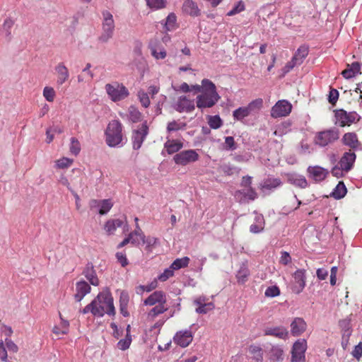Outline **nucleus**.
I'll list each match as a JSON object with an SVG mask.
<instances>
[{
    "mask_svg": "<svg viewBox=\"0 0 362 362\" xmlns=\"http://www.w3.org/2000/svg\"><path fill=\"white\" fill-rule=\"evenodd\" d=\"M82 314L90 313L94 317H103L105 314L109 316L115 315L114 300L108 288L99 292L97 296L82 310Z\"/></svg>",
    "mask_w": 362,
    "mask_h": 362,
    "instance_id": "nucleus-1",
    "label": "nucleus"
},
{
    "mask_svg": "<svg viewBox=\"0 0 362 362\" xmlns=\"http://www.w3.org/2000/svg\"><path fill=\"white\" fill-rule=\"evenodd\" d=\"M105 142L112 148H119L124 146L122 125L119 120H112L107 125L105 132Z\"/></svg>",
    "mask_w": 362,
    "mask_h": 362,
    "instance_id": "nucleus-2",
    "label": "nucleus"
},
{
    "mask_svg": "<svg viewBox=\"0 0 362 362\" xmlns=\"http://www.w3.org/2000/svg\"><path fill=\"white\" fill-rule=\"evenodd\" d=\"M105 89L109 98L115 103L122 101L129 95V90L125 86L117 81L107 83Z\"/></svg>",
    "mask_w": 362,
    "mask_h": 362,
    "instance_id": "nucleus-3",
    "label": "nucleus"
},
{
    "mask_svg": "<svg viewBox=\"0 0 362 362\" xmlns=\"http://www.w3.org/2000/svg\"><path fill=\"white\" fill-rule=\"evenodd\" d=\"M339 139V130L332 127L316 133L314 138V143L320 147H326L334 143Z\"/></svg>",
    "mask_w": 362,
    "mask_h": 362,
    "instance_id": "nucleus-4",
    "label": "nucleus"
},
{
    "mask_svg": "<svg viewBox=\"0 0 362 362\" xmlns=\"http://www.w3.org/2000/svg\"><path fill=\"white\" fill-rule=\"evenodd\" d=\"M102 16L103 33L98 39L100 42L105 43L108 42L112 37L115 25L113 16L110 11H103L102 12Z\"/></svg>",
    "mask_w": 362,
    "mask_h": 362,
    "instance_id": "nucleus-5",
    "label": "nucleus"
},
{
    "mask_svg": "<svg viewBox=\"0 0 362 362\" xmlns=\"http://www.w3.org/2000/svg\"><path fill=\"white\" fill-rule=\"evenodd\" d=\"M264 355L270 362H283L285 357L282 344L267 343L264 345Z\"/></svg>",
    "mask_w": 362,
    "mask_h": 362,
    "instance_id": "nucleus-6",
    "label": "nucleus"
},
{
    "mask_svg": "<svg viewBox=\"0 0 362 362\" xmlns=\"http://www.w3.org/2000/svg\"><path fill=\"white\" fill-rule=\"evenodd\" d=\"M358 114L356 112H347L343 109L334 111V124L339 127L349 126L357 119Z\"/></svg>",
    "mask_w": 362,
    "mask_h": 362,
    "instance_id": "nucleus-7",
    "label": "nucleus"
},
{
    "mask_svg": "<svg viewBox=\"0 0 362 362\" xmlns=\"http://www.w3.org/2000/svg\"><path fill=\"white\" fill-rule=\"evenodd\" d=\"M199 156L196 150H184L173 156L174 162L179 165L185 166L199 160Z\"/></svg>",
    "mask_w": 362,
    "mask_h": 362,
    "instance_id": "nucleus-8",
    "label": "nucleus"
},
{
    "mask_svg": "<svg viewBox=\"0 0 362 362\" xmlns=\"http://www.w3.org/2000/svg\"><path fill=\"white\" fill-rule=\"evenodd\" d=\"M148 134L147 121H144L139 129H133L132 135V147L139 150Z\"/></svg>",
    "mask_w": 362,
    "mask_h": 362,
    "instance_id": "nucleus-9",
    "label": "nucleus"
},
{
    "mask_svg": "<svg viewBox=\"0 0 362 362\" xmlns=\"http://www.w3.org/2000/svg\"><path fill=\"white\" fill-rule=\"evenodd\" d=\"M262 103L263 100L261 98L254 100L247 106L240 107L235 110L233 112V116L235 119L242 121L243 119L250 115L255 107L260 108L262 105Z\"/></svg>",
    "mask_w": 362,
    "mask_h": 362,
    "instance_id": "nucleus-10",
    "label": "nucleus"
},
{
    "mask_svg": "<svg viewBox=\"0 0 362 362\" xmlns=\"http://www.w3.org/2000/svg\"><path fill=\"white\" fill-rule=\"evenodd\" d=\"M306 349L307 341L305 339L296 341L291 349V362H305Z\"/></svg>",
    "mask_w": 362,
    "mask_h": 362,
    "instance_id": "nucleus-11",
    "label": "nucleus"
},
{
    "mask_svg": "<svg viewBox=\"0 0 362 362\" xmlns=\"http://www.w3.org/2000/svg\"><path fill=\"white\" fill-rule=\"evenodd\" d=\"M221 98L218 93L211 94L208 93H202L197 96V107L201 110L212 107Z\"/></svg>",
    "mask_w": 362,
    "mask_h": 362,
    "instance_id": "nucleus-12",
    "label": "nucleus"
},
{
    "mask_svg": "<svg viewBox=\"0 0 362 362\" xmlns=\"http://www.w3.org/2000/svg\"><path fill=\"white\" fill-rule=\"evenodd\" d=\"M292 110L291 104L286 100H280L272 107L271 116L273 118L286 117Z\"/></svg>",
    "mask_w": 362,
    "mask_h": 362,
    "instance_id": "nucleus-13",
    "label": "nucleus"
},
{
    "mask_svg": "<svg viewBox=\"0 0 362 362\" xmlns=\"http://www.w3.org/2000/svg\"><path fill=\"white\" fill-rule=\"evenodd\" d=\"M113 206V202L110 199H95L89 201V207L90 210H95L100 215L107 214Z\"/></svg>",
    "mask_w": 362,
    "mask_h": 362,
    "instance_id": "nucleus-14",
    "label": "nucleus"
},
{
    "mask_svg": "<svg viewBox=\"0 0 362 362\" xmlns=\"http://www.w3.org/2000/svg\"><path fill=\"white\" fill-rule=\"evenodd\" d=\"M304 269H297L293 274V284L291 286V291L295 294H300L306 285V275Z\"/></svg>",
    "mask_w": 362,
    "mask_h": 362,
    "instance_id": "nucleus-15",
    "label": "nucleus"
},
{
    "mask_svg": "<svg viewBox=\"0 0 362 362\" xmlns=\"http://www.w3.org/2000/svg\"><path fill=\"white\" fill-rule=\"evenodd\" d=\"M306 172L308 177L315 182L323 181L329 173L327 168L320 165L308 166Z\"/></svg>",
    "mask_w": 362,
    "mask_h": 362,
    "instance_id": "nucleus-16",
    "label": "nucleus"
},
{
    "mask_svg": "<svg viewBox=\"0 0 362 362\" xmlns=\"http://www.w3.org/2000/svg\"><path fill=\"white\" fill-rule=\"evenodd\" d=\"M343 145L350 148L352 151H362V144L358 141V136L355 132L345 133L341 138Z\"/></svg>",
    "mask_w": 362,
    "mask_h": 362,
    "instance_id": "nucleus-17",
    "label": "nucleus"
},
{
    "mask_svg": "<svg viewBox=\"0 0 362 362\" xmlns=\"http://www.w3.org/2000/svg\"><path fill=\"white\" fill-rule=\"evenodd\" d=\"M356 159V155L355 152L349 150L343 153L338 164L345 170V173H347L353 169Z\"/></svg>",
    "mask_w": 362,
    "mask_h": 362,
    "instance_id": "nucleus-18",
    "label": "nucleus"
},
{
    "mask_svg": "<svg viewBox=\"0 0 362 362\" xmlns=\"http://www.w3.org/2000/svg\"><path fill=\"white\" fill-rule=\"evenodd\" d=\"M234 197L239 203L245 204L249 201H255L258 195L253 187H250L247 188V190H236Z\"/></svg>",
    "mask_w": 362,
    "mask_h": 362,
    "instance_id": "nucleus-19",
    "label": "nucleus"
},
{
    "mask_svg": "<svg viewBox=\"0 0 362 362\" xmlns=\"http://www.w3.org/2000/svg\"><path fill=\"white\" fill-rule=\"evenodd\" d=\"M173 108L178 112H191L194 108V102L190 100L185 95L180 96L177 98L176 103L173 105Z\"/></svg>",
    "mask_w": 362,
    "mask_h": 362,
    "instance_id": "nucleus-20",
    "label": "nucleus"
},
{
    "mask_svg": "<svg viewBox=\"0 0 362 362\" xmlns=\"http://www.w3.org/2000/svg\"><path fill=\"white\" fill-rule=\"evenodd\" d=\"M193 340V335L190 329L179 331L173 337L174 342L180 347L188 346Z\"/></svg>",
    "mask_w": 362,
    "mask_h": 362,
    "instance_id": "nucleus-21",
    "label": "nucleus"
},
{
    "mask_svg": "<svg viewBox=\"0 0 362 362\" xmlns=\"http://www.w3.org/2000/svg\"><path fill=\"white\" fill-rule=\"evenodd\" d=\"M282 182L279 178L269 177L263 180L259 185V189L264 194H269L271 192L280 187Z\"/></svg>",
    "mask_w": 362,
    "mask_h": 362,
    "instance_id": "nucleus-22",
    "label": "nucleus"
},
{
    "mask_svg": "<svg viewBox=\"0 0 362 362\" xmlns=\"http://www.w3.org/2000/svg\"><path fill=\"white\" fill-rule=\"evenodd\" d=\"M287 182L300 189H305L310 186L306 177L296 173L286 174Z\"/></svg>",
    "mask_w": 362,
    "mask_h": 362,
    "instance_id": "nucleus-23",
    "label": "nucleus"
},
{
    "mask_svg": "<svg viewBox=\"0 0 362 362\" xmlns=\"http://www.w3.org/2000/svg\"><path fill=\"white\" fill-rule=\"evenodd\" d=\"M82 274L88 281L89 284L98 286L100 284L99 279L97 276L96 270L93 264L88 262L86 264Z\"/></svg>",
    "mask_w": 362,
    "mask_h": 362,
    "instance_id": "nucleus-24",
    "label": "nucleus"
},
{
    "mask_svg": "<svg viewBox=\"0 0 362 362\" xmlns=\"http://www.w3.org/2000/svg\"><path fill=\"white\" fill-rule=\"evenodd\" d=\"M91 291L90 284L85 280H80L76 283V293L74 299L76 302H81L83 298Z\"/></svg>",
    "mask_w": 362,
    "mask_h": 362,
    "instance_id": "nucleus-25",
    "label": "nucleus"
},
{
    "mask_svg": "<svg viewBox=\"0 0 362 362\" xmlns=\"http://www.w3.org/2000/svg\"><path fill=\"white\" fill-rule=\"evenodd\" d=\"M263 332L264 336H273L284 340L288 337V332L284 326L267 327Z\"/></svg>",
    "mask_w": 362,
    "mask_h": 362,
    "instance_id": "nucleus-26",
    "label": "nucleus"
},
{
    "mask_svg": "<svg viewBox=\"0 0 362 362\" xmlns=\"http://www.w3.org/2000/svg\"><path fill=\"white\" fill-rule=\"evenodd\" d=\"M307 328V324L302 317H295L291 323V333L293 337L301 335Z\"/></svg>",
    "mask_w": 362,
    "mask_h": 362,
    "instance_id": "nucleus-27",
    "label": "nucleus"
},
{
    "mask_svg": "<svg viewBox=\"0 0 362 362\" xmlns=\"http://www.w3.org/2000/svg\"><path fill=\"white\" fill-rule=\"evenodd\" d=\"M166 303V296L163 291H156L145 299L144 304L145 305L152 306L155 304H165Z\"/></svg>",
    "mask_w": 362,
    "mask_h": 362,
    "instance_id": "nucleus-28",
    "label": "nucleus"
},
{
    "mask_svg": "<svg viewBox=\"0 0 362 362\" xmlns=\"http://www.w3.org/2000/svg\"><path fill=\"white\" fill-rule=\"evenodd\" d=\"M182 12L192 17H198L201 15V11L197 4L193 0H185L182 6Z\"/></svg>",
    "mask_w": 362,
    "mask_h": 362,
    "instance_id": "nucleus-29",
    "label": "nucleus"
},
{
    "mask_svg": "<svg viewBox=\"0 0 362 362\" xmlns=\"http://www.w3.org/2000/svg\"><path fill=\"white\" fill-rule=\"evenodd\" d=\"M56 74H57V78L56 83L60 86L64 84L69 78V72L67 67L63 62L59 63L54 68Z\"/></svg>",
    "mask_w": 362,
    "mask_h": 362,
    "instance_id": "nucleus-30",
    "label": "nucleus"
},
{
    "mask_svg": "<svg viewBox=\"0 0 362 362\" xmlns=\"http://www.w3.org/2000/svg\"><path fill=\"white\" fill-rule=\"evenodd\" d=\"M309 54V46L303 44L301 45L297 50L295 52L293 56L292 57V59L296 62L298 66L301 65L305 59L308 57Z\"/></svg>",
    "mask_w": 362,
    "mask_h": 362,
    "instance_id": "nucleus-31",
    "label": "nucleus"
},
{
    "mask_svg": "<svg viewBox=\"0 0 362 362\" xmlns=\"http://www.w3.org/2000/svg\"><path fill=\"white\" fill-rule=\"evenodd\" d=\"M358 74H361V64L358 62L347 64L346 69L341 72V75L346 79H351Z\"/></svg>",
    "mask_w": 362,
    "mask_h": 362,
    "instance_id": "nucleus-32",
    "label": "nucleus"
},
{
    "mask_svg": "<svg viewBox=\"0 0 362 362\" xmlns=\"http://www.w3.org/2000/svg\"><path fill=\"white\" fill-rule=\"evenodd\" d=\"M165 32L174 30L177 28V16L175 13H170L165 21H160Z\"/></svg>",
    "mask_w": 362,
    "mask_h": 362,
    "instance_id": "nucleus-33",
    "label": "nucleus"
},
{
    "mask_svg": "<svg viewBox=\"0 0 362 362\" xmlns=\"http://www.w3.org/2000/svg\"><path fill=\"white\" fill-rule=\"evenodd\" d=\"M346 193L347 189L344 182L343 181H339L330 193V197L339 200L344 198Z\"/></svg>",
    "mask_w": 362,
    "mask_h": 362,
    "instance_id": "nucleus-34",
    "label": "nucleus"
},
{
    "mask_svg": "<svg viewBox=\"0 0 362 362\" xmlns=\"http://www.w3.org/2000/svg\"><path fill=\"white\" fill-rule=\"evenodd\" d=\"M249 352L252 355V358L257 362L263 361V355L264 354V349L260 346L252 344L249 346Z\"/></svg>",
    "mask_w": 362,
    "mask_h": 362,
    "instance_id": "nucleus-35",
    "label": "nucleus"
},
{
    "mask_svg": "<svg viewBox=\"0 0 362 362\" xmlns=\"http://www.w3.org/2000/svg\"><path fill=\"white\" fill-rule=\"evenodd\" d=\"M129 296L125 291H122L119 296V311L122 316L128 317L129 313L127 310Z\"/></svg>",
    "mask_w": 362,
    "mask_h": 362,
    "instance_id": "nucleus-36",
    "label": "nucleus"
},
{
    "mask_svg": "<svg viewBox=\"0 0 362 362\" xmlns=\"http://www.w3.org/2000/svg\"><path fill=\"white\" fill-rule=\"evenodd\" d=\"M124 221L122 219L108 220L105 224V230L108 234H113L117 228L123 226Z\"/></svg>",
    "mask_w": 362,
    "mask_h": 362,
    "instance_id": "nucleus-37",
    "label": "nucleus"
},
{
    "mask_svg": "<svg viewBox=\"0 0 362 362\" xmlns=\"http://www.w3.org/2000/svg\"><path fill=\"white\" fill-rule=\"evenodd\" d=\"M128 119L133 123L139 122L141 120L142 114L134 105L129 106L128 109Z\"/></svg>",
    "mask_w": 362,
    "mask_h": 362,
    "instance_id": "nucleus-38",
    "label": "nucleus"
},
{
    "mask_svg": "<svg viewBox=\"0 0 362 362\" xmlns=\"http://www.w3.org/2000/svg\"><path fill=\"white\" fill-rule=\"evenodd\" d=\"M13 25L14 21L11 18H6L3 23L1 32L5 35V37L7 38L8 41L11 40V28H13Z\"/></svg>",
    "mask_w": 362,
    "mask_h": 362,
    "instance_id": "nucleus-39",
    "label": "nucleus"
},
{
    "mask_svg": "<svg viewBox=\"0 0 362 362\" xmlns=\"http://www.w3.org/2000/svg\"><path fill=\"white\" fill-rule=\"evenodd\" d=\"M202 90L203 93H208L211 94L218 93L215 84L208 78H204L201 82Z\"/></svg>",
    "mask_w": 362,
    "mask_h": 362,
    "instance_id": "nucleus-40",
    "label": "nucleus"
},
{
    "mask_svg": "<svg viewBox=\"0 0 362 362\" xmlns=\"http://www.w3.org/2000/svg\"><path fill=\"white\" fill-rule=\"evenodd\" d=\"M218 170L226 176H231L234 174H238L240 169L229 163H225L218 167Z\"/></svg>",
    "mask_w": 362,
    "mask_h": 362,
    "instance_id": "nucleus-41",
    "label": "nucleus"
},
{
    "mask_svg": "<svg viewBox=\"0 0 362 362\" xmlns=\"http://www.w3.org/2000/svg\"><path fill=\"white\" fill-rule=\"evenodd\" d=\"M182 146V142L175 140L168 141L165 144V148H166L168 154L178 152Z\"/></svg>",
    "mask_w": 362,
    "mask_h": 362,
    "instance_id": "nucleus-42",
    "label": "nucleus"
},
{
    "mask_svg": "<svg viewBox=\"0 0 362 362\" xmlns=\"http://www.w3.org/2000/svg\"><path fill=\"white\" fill-rule=\"evenodd\" d=\"M147 6L152 11L164 8L167 6L166 0H146Z\"/></svg>",
    "mask_w": 362,
    "mask_h": 362,
    "instance_id": "nucleus-43",
    "label": "nucleus"
},
{
    "mask_svg": "<svg viewBox=\"0 0 362 362\" xmlns=\"http://www.w3.org/2000/svg\"><path fill=\"white\" fill-rule=\"evenodd\" d=\"M141 240L143 244H146V250L151 252L152 247L159 243L158 239L154 237H146L144 233H141Z\"/></svg>",
    "mask_w": 362,
    "mask_h": 362,
    "instance_id": "nucleus-44",
    "label": "nucleus"
},
{
    "mask_svg": "<svg viewBox=\"0 0 362 362\" xmlns=\"http://www.w3.org/2000/svg\"><path fill=\"white\" fill-rule=\"evenodd\" d=\"M249 275H250V271H249L247 267L246 266V264H243L240 267V269H238V271L237 272L236 278H237L238 282L245 283L247 281Z\"/></svg>",
    "mask_w": 362,
    "mask_h": 362,
    "instance_id": "nucleus-45",
    "label": "nucleus"
},
{
    "mask_svg": "<svg viewBox=\"0 0 362 362\" xmlns=\"http://www.w3.org/2000/svg\"><path fill=\"white\" fill-rule=\"evenodd\" d=\"M189 262V258L188 257H184L182 258H177L175 259L170 264L171 268L175 271L180 269L182 268L187 267Z\"/></svg>",
    "mask_w": 362,
    "mask_h": 362,
    "instance_id": "nucleus-46",
    "label": "nucleus"
},
{
    "mask_svg": "<svg viewBox=\"0 0 362 362\" xmlns=\"http://www.w3.org/2000/svg\"><path fill=\"white\" fill-rule=\"evenodd\" d=\"M81 144L76 137L70 139L69 151L71 153L75 156H78L81 152Z\"/></svg>",
    "mask_w": 362,
    "mask_h": 362,
    "instance_id": "nucleus-47",
    "label": "nucleus"
},
{
    "mask_svg": "<svg viewBox=\"0 0 362 362\" xmlns=\"http://www.w3.org/2000/svg\"><path fill=\"white\" fill-rule=\"evenodd\" d=\"M186 123L177 122L175 120L168 122L167 126L168 132H177L180 129H185Z\"/></svg>",
    "mask_w": 362,
    "mask_h": 362,
    "instance_id": "nucleus-48",
    "label": "nucleus"
},
{
    "mask_svg": "<svg viewBox=\"0 0 362 362\" xmlns=\"http://www.w3.org/2000/svg\"><path fill=\"white\" fill-rule=\"evenodd\" d=\"M245 9V3L240 0V1H238L234 5L233 8L227 13V16H234L235 14H238V13L243 11Z\"/></svg>",
    "mask_w": 362,
    "mask_h": 362,
    "instance_id": "nucleus-49",
    "label": "nucleus"
},
{
    "mask_svg": "<svg viewBox=\"0 0 362 362\" xmlns=\"http://www.w3.org/2000/svg\"><path fill=\"white\" fill-rule=\"evenodd\" d=\"M211 129H216L221 127L223 122L219 115L210 116L208 121Z\"/></svg>",
    "mask_w": 362,
    "mask_h": 362,
    "instance_id": "nucleus-50",
    "label": "nucleus"
},
{
    "mask_svg": "<svg viewBox=\"0 0 362 362\" xmlns=\"http://www.w3.org/2000/svg\"><path fill=\"white\" fill-rule=\"evenodd\" d=\"M238 148L234 138L231 136L225 137V142L223 144V149L226 151H234Z\"/></svg>",
    "mask_w": 362,
    "mask_h": 362,
    "instance_id": "nucleus-51",
    "label": "nucleus"
},
{
    "mask_svg": "<svg viewBox=\"0 0 362 362\" xmlns=\"http://www.w3.org/2000/svg\"><path fill=\"white\" fill-rule=\"evenodd\" d=\"M74 162V160L69 158L63 157L56 161V167L59 169L69 168Z\"/></svg>",
    "mask_w": 362,
    "mask_h": 362,
    "instance_id": "nucleus-52",
    "label": "nucleus"
},
{
    "mask_svg": "<svg viewBox=\"0 0 362 362\" xmlns=\"http://www.w3.org/2000/svg\"><path fill=\"white\" fill-rule=\"evenodd\" d=\"M42 94L48 102H53L56 95L54 88L49 86H45L44 88Z\"/></svg>",
    "mask_w": 362,
    "mask_h": 362,
    "instance_id": "nucleus-53",
    "label": "nucleus"
},
{
    "mask_svg": "<svg viewBox=\"0 0 362 362\" xmlns=\"http://www.w3.org/2000/svg\"><path fill=\"white\" fill-rule=\"evenodd\" d=\"M339 326L341 327L343 331V340H344L345 337L349 338L350 335L351 334V329L350 327L349 322L346 320L340 321Z\"/></svg>",
    "mask_w": 362,
    "mask_h": 362,
    "instance_id": "nucleus-54",
    "label": "nucleus"
},
{
    "mask_svg": "<svg viewBox=\"0 0 362 362\" xmlns=\"http://www.w3.org/2000/svg\"><path fill=\"white\" fill-rule=\"evenodd\" d=\"M264 295L267 297L269 298H274L276 296H279L280 295V289L279 288L274 285V286H270L267 287L264 292Z\"/></svg>",
    "mask_w": 362,
    "mask_h": 362,
    "instance_id": "nucleus-55",
    "label": "nucleus"
},
{
    "mask_svg": "<svg viewBox=\"0 0 362 362\" xmlns=\"http://www.w3.org/2000/svg\"><path fill=\"white\" fill-rule=\"evenodd\" d=\"M214 304L213 303H207L198 306L195 311L199 314H206L209 311L214 309Z\"/></svg>",
    "mask_w": 362,
    "mask_h": 362,
    "instance_id": "nucleus-56",
    "label": "nucleus"
},
{
    "mask_svg": "<svg viewBox=\"0 0 362 362\" xmlns=\"http://www.w3.org/2000/svg\"><path fill=\"white\" fill-rule=\"evenodd\" d=\"M139 100L144 107H148L150 105V99L147 93L144 90L138 92Z\"/></svg>",
    "mask_w": 362,
    "mask_h": 362,
    "instance_id": "nucleus-57",
    "label": "nucleus"
},
{
    "mask_svg": "<svg viewBox=\"0 0 362 362\" xmlns=\"http://www.w3.org/2000/svg\"><path fill=\"white\" fill-rule=\"evenodd\" d=\"M174 269L171 268L170 266L168 268H166L163 273L158 276V279L160 281H165L170 277H172L174 275Z\"/></svg>",
    "mask_w": 362,
    "mask_h": 362,
    "instance_id": "nucleus-58",
    "label": "nucleus"
},
{
    "mask_svg": "<svg viewBox=\"0 0 362 362\" xmlns=\"http://www.w3.org/2000/svg\"><path fill=\"white\" fill-rule=\"evenodd\" d=\"M132 341V338L130 334H127L126 338L120 339L117 343V346L119 349L124 351L127 349Z\"/></svg>",
    "mask_w": 362,
    "mask_h": 362,
    "instance_id": "nucleus-59",
    "label": "nucleus"
},
{
    "mask_svg": "<svg viewBox=\"0 0 362 362\" xmlns=\"http://www.w3.org/2000/svg\"><path fill=\"white\" fill-rule=\"evenodd\" d=\"M167 310V308L164 306V304H160L153 307L149 312L148 315L151 317H156L160 314H163Z\"/></svg>",
    "mask_w": 362,
    "mask_h": 362,
    "instance_id": "nucleus-60",
    "label": "nucleus"
},
{
    "mask_svg": "<svg viewBox=\"0 0 362 362\" xmlns=\"http://www.w3.org/2000/svg\"><path fill=\"white\" fill-rule=\"evenodd\" d=\"M115 257L117 262L122 267H125L129 264V261L127 258V255L124 252H117L115 254Z\"/></svg>",
    "mask_w": 362,
    "mask_h": 362,
    "instance_id": "nucleus-61",
    "label": "nucleus"
},
{
    "mask_svg": "<svg viewBox=\"0 0 362 362\" xmlns=\"http://www.w3.org/2000/svg\"><path fill=\"white\" fill-rule=\"evenodd\" d=\"M339 95V93L337 89L330 88L329 95H328L329 103H331L332 105H335V103L338 100Z\"/></svg>",
    "mask_w": 362,
    "mask_h": 362,
    "instance_id": "nucleus-62",
    "label": "nucleus"
},
{
    "mask_svg": "<svg viewBox=\"0 0 362 362\" xmlns=\"http://www.w3.org/2000/svg\"><path fill=\"white\" fill-rule=\"evenodd\" d=\"M330 172L334 177L337 178L342 177L346 174L345 170H343L339 164L334 165Z\"/></svg>",
    "mask_w": 362,
    "mask_h": 362,
    "instance_id": "nucleus-63",
    "label": "nucleus"
},
{
    "mask_svg": "<svg viewBox=\"0 0 362 362\" xmlns=\"http://www.w3.org/2000/svg\"><path fill=\"white\" fill-rule=\"evenodd\" d=\"M351 354L358 360L362 356V341L359 342L358 344L354 346Z\"/></svg>",
    "mask_w": 362,
    "mask_h": 362,
    "instance_id": "nucleus-64",
    "label": "nucleus"
}]
</instances>
